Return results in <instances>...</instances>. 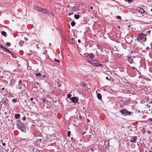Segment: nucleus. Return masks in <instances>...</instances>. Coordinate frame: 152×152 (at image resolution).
<instances>
[{"mask_svg": "<svg viewBox=\"0 0 152 152\" xmlns=\"http://www.w3.org/2000/svg\"><path fill=\"white\" fill-rule=\"evenodd\" d=\"M22 83V81L21 80H20L19 82V83Z\"/></svg>", "mask_w": 152, "mask_h": 152, "instance_id": "09e8293b", "label": "nucleus"}, {"mask_svg": "<svg viewBox=\"0 0 152 152\" xmlns=\"http://www.w3.org/2000/svg\"><path fill=\"white\" fill-rule=\"evenodd\" d=\"M73 13H74L73 12H71V13L69 12V16H70L71 15H73Z\"/></svg>", "mask_w": 152, "mask_h": 152, "instance_id": "72a5a7b5", "label": "nucleus"}, {"mask_svg": "<svg viewBox=\"0 0 152 152\" xmlns=\"http://www.w3.org/2000/svg\"><path fill=\"white\" fill-rule=\"evenodd\" d=\"M151 11H152V9H151Z\"/></svg>", "mask_w": 152, "mask_h": 152, "instance_id": "69168bd1", "label": "nucleus"}, {"mask_svg": "<svg viewBox=\"0 0 152 152\" xmlns=\"http://www.w3.org/2000/svg\"><path fill=\"white\" fill-rule=\"evenodd\" d=\"M86 132H84L82 133V135H84L85 133H86Z\"/></svg>", "mask_w": 152, "mask_h": 152, "instance_id": "8fccbe9b", "label": "nucleus"}, {"mask_svg": "<svg viewBox=\"0 0 152 152\" xmlns=\"http://www.w3.org/2000/svg\"><path fill=\"white\" fill-rule=\"evenodd\" d=\"M48 12L47 11V10H45H45H44V13L45 14H47V15H49V13H48Z\"/></svg>", "mask_w": 152, "mask_h": 152, "instance_id": "b1692460", "label": "nucleus"}, {"mask_svg": "<svg viewBox=\"0 0 152 152\" xmlns=\"http://www.w3.org/2000/svg\"><path fill=\"white\" fill-rule=\"evenodd\" d=\"M61 84H59L58 85V86H59V87H61Z\"/></svg>", "mask_w": 152, "mask_h": 152, "instance_id": "864d4df0", "label": "nucleus"}, {"mask_svg": "<svg viewBox=\"0 0 152 152\" xmlns=\"http://www.w3.org/2000/svg\"><path fill=\"white\" fill-rule=\"evenodd\" d=\"M97 96L98 99H101L102 98V96L101 94L100 93H98L97 94Z\"/></svg>", "mask_w": 152, "mask_h": 152, "instance_id": "f8f14e48", "label": "nucleus"}, {"mask_svg": "<svg viewBox=\"0 0 152 152\" xmlns=\"http://www.w3.org/2000/svg\"><path fill=\"white\" fill-rule=\"evenodd\" d=\"M109 146V141H108L107 142V144L106 145V147H108Z\"/></svg>", "mask_w": 152, "mask_h": 152, "instance_id": "f704fd0d", "label": "nucleus"}, {"mask_svg": "<svg viewBox=\"0 0 152 152\" xmlns=\"http://www.w3.org/2000/svg\"><path fill=\"white\" fill-rule=\"evenodd\" d=\"M8 101L7 99H3L1 101V104L3 105L4 107L7 106V104H8Z\"/></svg>", "mask_w": 152, "mask_h": 152, "instance_id": "7ed1b4c3", "label": "nucleus"}, {"mask_svg": "<svg viewBox=\"0 0 152 152\" xmlns=\"http://www.w3.org/2000/svg\"><path fill=\"white\" fill-rule=\"evenodd\" d=\"M106 79L107 80H109L110 81V79H108V77H106Z\"/></svg>", "mask_w": 152, "mask_h": 152, "instance_id": "e433bc0d", "label": "nucleus"}, {"mask_svg": "<svg viewBox=\"0 0 152 152\" xmlns=\"http://www.w3.org/2000/svg\"><path fill=\"white\" fill-rule=\"evenodd\" d=\"M71 25L73 27L75 25L76 23L74 21L72 22L71 23Z\"/></svg>", "mask_w": 152, "mask_h": 152, "instance_id": "6ab92c4d", "label": "nucleus"}, {"mask_svg": "<svg viewBox=\"0 0 152 152\" xmlns=\"http://www.w3.org/2000/svg\"><path fill=\"white\" fill-rule=\"evenodd\" d=\"M42 74L40 73H36L35 74V75L36 76H41Z\"/></svg>", "mask_w": 152, "mask_h": 152, "instance_id": "aec40b11", "label": "nucleus"}, {"mask_svg": "<svg viewBox=\"0 0 152 152\" xmlns=\"http://www.w3.org/2000/svg\"><path fill=\"white\" fill-rule=\"evenodd\" d=\"M41 100H42L43 102H45L47 101V99L45 97L43 98L42 99H41Z\"/></svg>", "mask_w": 152, "mask_h": 152, "instance_id": "4be33fe9", "label": "nucleus"}, {"mask_svg": "<svg viewBox=\"0 0 152 152\" xmlns=\"http://www.w3.org/2000/svg\"><path fill=\"white\" fill-rule=\"evenodd\" d=\"M147 34H140L137 37V39L139 41V40H141L144 38L145 37V36L147 35Z\"/></svg>", "mask_w": 152, "mask_h": 152, "instance_id": "f03ea898", "label": "nucleus"}, {"mask_svg": "<svg viewBox=\"0 0 152 152\" xmlns=\"http://www.w3.org/2000/svg\"><path fill=\"white\" fill-rule=\"evenodd\" d=\"M34 8L36 10L40 11V10H41L42 8L37 6H34Z\"/></svg>", "mask_w": 152, "mask_h": 152, "instance_id": "9b49d317", "label": "nucleus"}, {"mask_svg": "<svg viewBox=\"0 0 152 152\" xmlns=\"http://www.w3.org/2000/svg\"><path fill=\"white\" fill-rule=\"evenodd\" d=\"M25 39L26 40V41L28 39L27 38H26V37H24Z\"/></svg>", "mask_w": 152, "mask_h": 152, "instance_id": "3c124183", "label": "nucleus"}, {"mask_svg": "<svg viewBox=\"0 0 152 152\" xmlns=\"http://www.w3.org/2000/svg\"><path fill=\"white\" fill-rule=\"evenodd\" d=\"M148 120H149V121H152V118H150L148 119Z\"/></svg>", "mask_w": 152, "mask_h": 152, "instance_id": "a18cd8bd", "label": "nucleus"}, {"mask_svg": "<svg viewBox=\"0 0 152 152\" xmlns=\"http://www.w3.org/2000/svg\"><path fill=\"white\" fill-rule=\"evenodd\" d=\"M4 149L1 146H0V152H4L3 149Z\"/></svg>", "mask_w": 152, "mask_h": 152, "instance_id": "a211bd4d", "label": "nucleus"}, {"mask_svg": "<svg viewBox=\"0 0 152 152\" xmlns=\"http://www.w3.org/2000/svg\"><path fill=\"white\" fill-rule=\"evenodd\" d=\"M4 51L7 52V53H11V51L10 50L7 49L6 48H5Z\"/></svg>", "mask_w": 152, "mask_h": 152, "instance_id": "2eb2a0df", "label": "nucleus"}, {"mask_svg": "<svg viewBox=\"0 0 152 152\" xmlns=\"http://www.w3.org/2000/svg\"><path fill=\"white\" fill-rule=\"evenodd\" d=\"M72 9L73 11H77L79 9V7L77 6H74Z\"/></svg>", "mask_w": 152, "mask_h": 152, "instance_id": "9d476101", "label": "nucleus"}, {"mask_svg": "<svg viewBox=\"0 0 152 152\" xmlns=\"http://www.w3.org/2000/svg\"><path fill=\"white\" fill-rule=\"evenodd\" d=\"M138 10L139 12L141 13H144L145 12L143 8L140 7L139 8Z\"/></svg>", "mask_w": 152, "mask_h": 152, "instance_id": "0eeeda50", "label": "nucleus"}, {"mask_svg": "<svg viewBox=\"0 0 152 152\" xmlns=\"http://www.w3.org/2000/svg\"><path fill=\"white\" fill-rule=\"evenodd\" d=\"M55 102H57V101H55Z\"/></svg>", "mask_w": 152, "mask_h": 152, "instance_id": "774afa93", "label": "nucleus"}, {"mask_svg": "<svg viewBox=\"0 0 152 152\" xmlns=\"http://www.w3.org/2000/svg\"><path fill=\"white\" fill-rule=\"evenodd\" d=\"M132 1V0H128V2H129V3Z\"/></svg>", "mask_w": 152, "mask_h": 152, "instance_id": "58836bf2", "label": "nucleus"}, {"mask_svg": "<svg viewBox=\"0 0 152 152\" xmlns=\"http://www.w3.org/2000/svg\"><path fill=\"white\" fill-rule=\"evenodd\" d=\"M45 10V9L44 8H41V10H40V11L41 12H42L44 13V12Z\"/></svg>", "mask_w": 152, "mask_h": 152, "instance_id": "c756f323", "label": "nucleus"}, {"mask_svg": "<svg viewBox=\"0 0 152 152\" xmlns=\"http://www.w3.org/2000/svg\"><path fill=\"white\" fill-rule=\"evenodd\" d=\"M16 124L18 128L20 129L22 131L24 132H26V129L23 123L20 122L19 120H18L16 121Z\"/></svg>", "mask_w": 152, "mask_h": 152, "instance_id": "f257e3e1", "label": "nucleus"}, {"mask_svg": "<svg viewBox=\"0 0 152 152\" xmlns=\"http://www.w3.org/2000/svg\"><path fill=\"white\" fill-rule=\"evenodd\" d=\"M87 61L89 63H91L92 65H93L94 66H95V63H94V62L93 61H90L89 60H87Z\"/></svg>", "mask_w": 152, "mask_h": 152, "instance_id": "ddd939ff", "label": "nucleus"}, {"mask_svg": "<svg viewBox=\"0 0 152 152\" xmlns=\"http://www.w3.org/2000/svg\"><path fill=\"white\" fill-rule=\"evenodd\" d=\"M1 34L2 35L5 36L6 35V33L5 31H3L1 32Z\"/></svg>", "mask_w": 152, "mask_h": 152, "instance_id": "412c9836", "label": "nucleus"}, {"mask_svg": "<svg viewBox=\"0 0 152 152\" xmlns=\"http://www.w3.org/2000/svg\"><path fill=\"white\" fill-rule=\"evenodd\" d=\"M71 94H68L67 95V97L68 98H70L71 97Z\"/></svg>", "mask_w": 152, "mask_h": 152, "instance_id": "bb28decb", "label": "nucleus"}, {"mask_svg": "<svg viewBox=\"0 0 152 152\" xmlns=\"http://www.w3.org/2000/svg\"><path fill=\"white\" fill-rule=\"evenodd\" d=\"M30 99L31 101H32L33 100V98H31Z\"/></svg>", "mask_w": 152, "mask_h": 152, "instance_id": "49530a36", "label": "nucleus"}, {"mask_svg": "<svg viewBox=\"0 0 152 152\" xmlns=\"http://www.w3.org/2000/svg\"><path fill=\"white\" fill-rule=\"evenodd\" d=\"M81 84L83 86H85L86 85V83L84 82L81 83Z\"/></svg>", "mask_w": 152, "mask_h": 152, "instance_id": "473e14b6", "label": "nucleus"}, {"mask_svg": "<svg viewBox=\"0 0 152 152\" xmlns=\"http://www.w3.org/2000/svg\"><path fill=\"white\" fill-rule=\"evenodd\" d=\"M69 43L70 44H72V42H70V41H69Z\"/></svg>", "mask_w": 152, "mask_h": 152, "instance_id": "bf43d9fd", "label": "nucleus"}, {"mask_svg": "<svg viewBox=\"0 0 152 152\" xmlns=\"http://www.w3.org/2000/svg\"><path fill=\"white\" fill-rule=\"evenodd\" d=\"M107 142V141H106L105 142V144L106 145V142Z\"/></svg>", "mask_w": 152, "mask_h": 152, "instance_id": "052dcab7", "label": "nucleus"}, {"mask_svg": "<svg viewBox=\"0 0 152 152\" xmlns=\"http://www.w3.org/2000/svg\"><path fill=\"white\" fill-rule=\"evenodd\" d=\"M12 101L13 102H17L16 99H12Z\"/></svg>", "mask_w": 152, "mask_h": 152, "instance_id": "7c9ffc66", "label": "nucleus"}, {"mask_svg": "<svg viewBox=\"0 0 152 152\" xmlns=\"http://www.w3.org/2000/svg\"><path fill=\"white\" fill-rule=\"evenodd\" d=\"M22 119H23V120H25L26 119V117H23Z\"/></svg>", "mask_w": 152, "mask_h": 152, "instance_id": "37998d69", "label": "nucleus"}, {"mask_svg": "<svg viewBox=\"0 0 152 152\" xmlns=\"http://www.w3.org/2000/svg\"><path fill=\"white\" fill-rule=\"evenodd\" d=\"M3 140H1V142L2 143H3Z\"/></svg>", "mask_w": 152, "mask_h": 152, "instance_id": "6e6d98bb", "label": "nucleus"}, {"mask_svg": "<svg viewBox=\"0 0 152 152\" xmlns=\"http://www.w3.org/2000/svg\"><path fill=\"white\" fill-rule=\"evenodd\" d=\"M151 32V31L149 30L147 31V33H148V34H149Z\"/></svg>", "mask_w": 152, "mask_h": 152, "instance_id": "c9c22d12", "label": "nucleus"}, {"mask_svg": "<svg viewBox=\"0 0 152 152\" xmlns=\"http://www.w3.org/2000/svg\"><path fill=\"white\" fill-rule=\"evenodd\" d=\"M146 38H145V41L146 40Z\"/></svg>", "mask_w": 152, "mask_h": 152, "instance_id": "680f3d73", "label": "nucleus"}, {"mask_svg": "<svg viewBox=\"0 0 152 152\" xmlns=\"http://www.w3.org/2000/svg\"><path fill=\"white\" fill-rule=\"evenodd\" d=\"M78 43H80L81 42V41L79 39L78 40Z\"/></svg>", "mask_w": 152, "mask_h": 152, "instance_id": "a19ab883", "label": "nucleus"}, {"mask_svg": "<svg viewBox=\"0 0 152 152\" xmlns=\"http://www.w3.org/2000/svg\"><path fill=\"white\" fill-rule=\"evenodd\" d=\"M2 90H4V88H3L2 89Z\"/></svg>", "mask_w": 152, "mask_h": 152, "instance_id": "4d7b16f0", "label": "nucleus"}, {"mask_svg": "<svg viewBox=\"0 0 152 152\" xmlns=\"http://www.w3.org/2000/svg\"><path fill=\"white\" fill-rule=\"evenodd\" d=\"M54 61L55 62H59V61L56 58H54Z\"/></svg>", "mask_w": 152, "mask_h": 152, "instance_id": "393cba45", "label": "nucleus"}, {"mask_svg": "<svg viewBox=\"0 0 152 152\" xmlns=\"http://www.w3.org/2000/svg\"><path fill=\"white\" fill-rule=\"evenodd\" d=\"M95 66H103L102 65V64H101L99 63H95Z\"/></svg>", "mask_w": 152, "mask_h": 152, "instance_id": "f3484780", "label": "nucleus"}, {"mask_svg": "<svg viewBox=\"0 0 152 152\" xmlns=\"http://www.w3.org/2000/svg\"><path fill=\"white\" fill-rule=\"evenodd\" d=\"M23 43V41H21L20 42V43Z\"/></svg>", "mask_w": 152, "mask_h": 152, "instance_id": "603ef678", "label": "nucleus"}, {"mask_svg": "<svg viewBox=\"0 0 152 152\" xmlns=\"http://www.w3.org/2000/svg\"><path fill=\"white\" fill-rule=\"evenodd\" d=\"M132 69H136V68L135 67H132Z\"/></svg>", "mask_w": 152, "mask_h": 152, "instance_id": "c03bdc74", "label": "nucleus"}, {"mask_svg": "<svg viewBox=\"0 0 152 152\" xmlns=\"http://www.w3.org/2000/svg\"><path fill=\"white\" fill-rule=\"evenodd\" d=\"M70 134H71V132L70 131H68L67 133V135H68V137H70Z\"/></svg>", "mask_w": 152, "mask_h": 152, "instance_id": "cd10ccee", "label": "nucleus"}, {"mask_svg": "<svg viewBox=\"0 0 152 152\" xmlns=\"http://www.w3.org/2000/svg\"><path fill=\"white\" fill-rule=\"evenodd\" d=\"M147 132L148 133H150V131H148Z\"/></svg>", "mask_w": 152, "mask_h": 152, "instance_id": "13d9d810", "label": "nucleus"}, {"mask_svg": "<svg viewBox=\"0 0 152 152\" xmlns=\"http://www.w3.org/2000/svg\"><path fill=\"white\" fill-rule=\"evenodd\" d=\"M20 117V115L18 114H15V118L16 119L19 118Z\"/></svg>", "mask_w": 152, "mask_h": 152, "instance_id": "4468645a", "label": "nucleus"}, {"mask_svg": "<svg viewBox=\"0 0 152 152\" xmlns=\"http://www.w3.org/2000/svg\"><path fill=\"white\" fill-rule=\"evenodd\" d=\"M6 45L7 47H10L11 45L10 43L9 42H7Z\"/></svg>", "mask_w": 152, "mask_h": 152, "instance_id": "5701e85b", "label": "nucleus"}, {"mask_svg": "<svg viewBox=\"0 0 152 152\" xmlns=\"http://www.w3.org/2000/svg\"><path fill=\"white\" fill-rule=\"evenodd\" d=\"M0 47H1L3 50H4V49L5 48V47H4L3 46H2V45H0Z\"/></svg>", "mask_w": 152, "mask_h": 152, "instance_id": "2f4dec72", "label": "nucleus"}, {"mask_svg": "<svg viewBox=\"0 0 152 152\" xmlns=\"http://www.w3.org/2000/svg\"><path fill=\"white\" fill-rule=\"evenodd\" d=\"M88 56L89 58L93 59L94 57V55L93 53H90L88 54Z\"/></svg>", "mask_w": 152, "mask_h": 152, "instance_id": "1a4fd4ad", "label": "nucleus"}, {"mask_svg": "<svg viewBox=\"0 0 152 152\" xmlns=\"http://www.w3.org/2000/svg\"><path fill=\"white\" fill-rule=\"evenodd\" d=\"M72 40H74V39H73V38H72Z\"/></svg>", "mask_w": 152, "mask_h": 152, "instance_id": "0e129e2a", "label": "nucleus"}, {"mask_svg": "<svg viewBox=\"0 0 152 152\" xmlns=\"http://www.w3.org/2000/svg\"><path fill=\"white\" fill-rule=\"evenodd\" d=\"M75 18L77 19L79 18H80V15H77L75 14L74 15Z\"/></svg>", "mask_w": 152, "mask_h": 152, "instance_id": "dca6fc26", "label": "nucleus"}, {"mask_svg": "<svg viewBox=\"0 0 152 152\" xmlns=\"http://www.w3.org/2000/svg\"><path fill=\"white\" fill-rule=\"evenodd\" d=\"M120 112L122 114L125 115H127V110L125 109H123L120 110Z\"/></svg>", "mask_w": 152, "mask_h": 152, "instance_id": "39448f33", "label": "nucleus"}, {"mask_svg": "<svg viewBox=\"0 0 152 152\" xmlns=\"http://www.w3.org/2000/svg\"><path fill=\"white\" fill-rule=\"evenodd\" d=\"M149 152H152L151 151H149Z\"/></svg>", "mask_w": 152, "mask_h": 152, "instance_id": "338daca9", "label": "nucleus"}, {"mask_svg": "<svg viewBox=\"0 0 152 152\" xmlns=\"http://www.w3.org/2000/svg\"><path fill=\"white\" fill-rule=\"evenodd\" d=\"M2 145L4 146H5L6 144L5 143L3 142L2 143Z\"/></svg>", "mask_w": 152, "mask_h": 152, "instance_id": "4c0bfd02", "label": "nucleus"}, {"mask_svg": "<svg viewBox=\"0 0 152 152\" xmlns=\"http://www.w3.org/2000/svg\"><path fill=\"white\" fill-rule=\"evenodd\" d=\"M90 8L92 10L93 9V7L92 6H91Z\"/></svg>", "mask_w": 152, "mask_h": 152, "instance_id": "de8ad7c7", "label": "nucleus"}, {"mask_svg": "<svg viewBox=\"0 0 152 152\" xmlns=\"http://www.w3.org/2000/svg\"><path fill=\"white\" fill-rule=\"evenodd\" d=\"M97 47L99 49H100V46H99V45H97Z\"/></svg>", "mask_w": 152, "mask_h": 152, "instance_id": "ea45409f", "label": "nucleus"}, {"mask_svg": "<svg viewBox=\"0 0 152 152\" xmlns=\"http://www.w3.org/2000/svg\"><path fill=\"white\" fill-rule=\"evenodd\" d=\"M82 116H81V115H79V118L80 119H81L82 118Z\"/></svg>", "mask_w": 152, "mask_h": 152, "instance_id": "79ce46f5", "label": "nucleus"}, {"mask_svg": "<svg viewBox=\"0 0 152 152\" xmlns=\"http://www.w3.org/2000/svg\"><path fill=\"white\" fill-rule=\"evenodd\" d=\"M15 80L14 79L11 80L10 82V86H13L15 84Z\"/></svg>", "mask_w": 152, "mask_h": 152, "instance_id": "6e6552de", "label": "nucleus"}, {"mask_svg": "<svg viewBox=\"0 0 152 152\" xmlns=\"http://www.w3.org/2000/svg\"><path fill=\"white\" fill-rule=\"evenodd\" d=\"M127 114H126L127 115H130L131 114V112L130 111H127Z\"/></svg>", "mask_w": 152, "mask_h": 152, "instance_id": "a878e982", "label": "nucleus"}, {"mask_svg": "<svg viewBox=\"0 0 152 152\" xmlns=\"http://www.w3.org/2000/svg\"><path fill=\"white\" fill-rule=\"evenodd\" d=\"M117 18L118 19H120V20H121V17L120 16H119V15H118V16H117Z\"/></svg>", "mask_w": 152, "mask_h": 152, "instance_id": "c85d7f7f", "label": "nucleus"}, {"mask_svg": "<svg viewBox=\"0 0 152 152\" xmlns=\"http://www.w3.org/2000/svg\"><path fill=\"white\" fill-rule=\"evenodd\" d=\"M42 77H45V75H43L42 76Z\"/></svg>", "mask_w": 152, "mask_h": 152, "instance_id": "5fc2aeb1", "label": "nucleus"}, {"mask_svg": "<svg viewBox=\"0 0 152 152\" xmlns=\"http://www.w3.org/2000/svg\"><path fill=\"white\" fill-rule=\"evenodd\" d=\"M137 139V137L136 136H134L133 137L131 138L130 142H135Z\"/></svg>", "mask_w": 152, "mask_h": 152, "instance_id": "423d86ee", "label": "nucleus"}, {"mask_svg": "<svg viewBox=\"0 0 152 152\" xmlns=\"http://www.w3.org/2000/svg\"><path fill=\"white\" fill-rule=\"evenodd\" d=\"M70 100L72 101V102L75 103H76L78 101V99L77 98L75 97L71 98H70Z\"/></svg>", "mask_w": 152, "mask_h": 152, "instance_id": "20e7f679", "label": "nucleus"}, {"mask_svg": "<svg viewBox=\"0 0 152 152\" xmlns=\"http://www.w3.org/2000/svg\"><path fill=\"white\" fill-rule=\"evenodd\" d=\"M73 139V137H72V138H71V139L72 140Z\"/></svg>", "mask_w": 152, "mask_h": 152, "instance_id": "e2e57ef3", "label": "nucleus"}]
</instances>
